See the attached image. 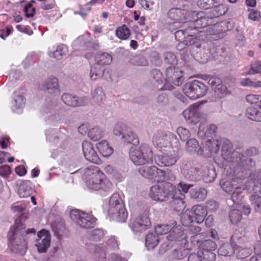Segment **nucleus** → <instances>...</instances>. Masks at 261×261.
<instances>
[{"mask_svg": "<svg viewBox=\"0 0 261 261\" xmlns=\"http://www.w3.org/2000/svg\"><path fill=\"white\" fill-rule=\"evenodd\" d=\"M244 190L245 188L240 185L231 193L230 198L234 204L240 205L243 202V191Z\"/></svg>", "mask_w": 261, "mask_h": 261, "instance_id": "32", "label": "nucleus"}, {"mask_svg": "<svg viewBox=\"0 0 261 261\" xmlns=\"http://www.w3.org/2000/svg\"><path fill=\"white\" fill-rule=\"evenodd\" d=\"M186 238V234L179 230L177 228H173L167 237V240L171 242L175 241L178 242V244L180 245L186 244L187 242Z\"/></svg>", "mask_w": 261, "mask_h": 261, "instance_id": "24", "label": "nucleus"}, {"mask_svg": "<svg viewBox=\"0 0 261 261\" xmlns=\"http://www.w3.org/2000/svg\"><path fill=\"white\" fill-rule=\"evenodd\" d=\"M244 237L239 236V232H236L231 238V244L229 243H225L220 246L218 250V253L219 255L224 256H231L234 253V249L233 246L241 243V240H244Z\"/></svg>", "mask_w": 261, "mask_h": 261, "instance_id": "13", "label": "nucleus"}, {"mask_svg": "<svg viewBox=\"0 0 261 261\" xmlns=\"http://www.w3.org/2000/svg\"><path fill=\"white\" fill-rule=\"evenodd\" d=\"M168 179L166 173L165 171L159 169L156 167V171L154 173L153 179L157 181H164Z\"/></svg>", "mask_w": 261, "mask_h": 261, "instance_id": "60", "label": "nucleus"}, {"mask_svg": "<svg viewBox=\"0 0 261 261\" xmlns=\"http://www.w3.org/2000/svg\"><path fill=\"white\" fill-rule=\"evenodd\" d=\"M105 234V231L101 228H96L91 230L89 233V238L94 241H99Z\"/></svg>", "mask_w": 261, "mask_h": 261, "instance_id": "52", "label": "nucleus"}, {"mask_svg": "<svg viewBox=\"0 0 261 261\" xmlns=\"http://www.w3.org/2000/svg\"><path fill=\"white\" fill-rule=\"evenodd\" d=\"M252 249L249 248H242L239 250L237 257L241 260L247 259L246 258L252 253Z\"/></svg>", "mask_w": 261, "mask_h": 261, "instance_id": "61", "label": "nucleus"}, {"mask_svg": "<svg viewBox=\"0 0 261 261\" xmlns=\"http://www.w3.org/2000/svg\"><path fill=\"white\" fill-rule=\"evenodd\" d=\"M62 100L66 105L71 107H80L87 105L89 102V98L87 96L79 98L68 93L63 94Z\"/></svg>", "mask_w": 261, "mask_h": 261, "instance_id": "18", "label": "nucleus"}, {"mask_svg": "<svg viewBox=\"0 0 261 261\" xmlns=\"http://www.w3.org/2000/svg\"><path fill=\"white\" fill-rule=\"evenodd\" d=\"M249 179L253 184L252 189L254 192L261 193V172L251 173Z\"/></svg>", "mask_w": 261, "mask_h": 261, "instance_id": "38", "label": "nucleus"}, {"mask_svg": "<svg viewBox=\"0 0 261 261\" xmlns=\"http://www.w3.org/2000/svg\"><path fill=\"white\" fill-rule=\"evenodd\" d=\"M199 251L203 261H214L216 259V254L213 251L199 250Z\"/></svg>", "mask_w": 261, "mask_h": 261, "instance_id": "59", "label": "nucleus"}, {"mask_svg": "<svg viewBox=\"0 0 261 261\" xmlns=\"http://www.w3.org/2000/svg\"><path fill=\"white\" fill-rule=\"evenodd\" d=\"M185 23H188V21H185L180 25V28H184L183 29L177 31L174 34L176 40L182 44H187L185 43L186 41L185 39L187 36H193L195 33L193 34L191 32L192 31L190 25H185Z\"/></svg>", "mask_w": 261, "mask_h": 261, "instance_id": "23", "label": "nucleus"}, {"mask_svg": "<svg viewBox=\"0 0 261 261\" xmlns=\"http://www.w3.org/2000/svg\"><path fill=\"white\" fill-rule=\"evenodd\" d=\"M108 214L114 220L120 223L125 222L128 216L124 205L119 206L115 211L109 212Z\"/></svg>", "mask_w": 261, "mask_h": 261, "instance_id": "25", "label": "nucleus"}, {"mask_svg": "<svg viewBox=\"0 0 261 261\" xmlns=\"http://www.w3.org/2000/svg\"><path fill=\"white\" fill-rule=\"evenodd\" d=\"M44 113L48 114V118L51 122H58L62 119L63 110L56 101H51L43 108Z\"/></svg>", "mask_w": 261, "mask_h": 261, "instance_id": "12", "label": "nucleus"}, {"mask_svg": "<svg viewBox=\"0 0 261 261\" xmlns=\"http://www.w3.org/2000/svg\"><path fill=\"white\" fill-rule=\"evenodd\" d=\"M249 199L254 205V210L261 214V196L258 194H253L250 196Z\"/></svg>", "mask_w": 261, "mask_h": 261, "instance_id": "54", "label": "nucleus"}, {"mask_svg": "<svg viewBox=\"0 0 261 261\" xmlns=\"http://www.w3.org/2000/svg\"><path fill=\"white\" fill-rule=\"evenodd\" d=\"M96 147L99 152L103 156L109 157L113 152V148L110 146L106 140H102L98 143Z\"/></svg>", "mask_w": 261, "mask_h": 261, "instance_id": "34", "label": "nucleus"}, {"mask_svg": "<svg viewBox=\"0 0 261 261\" xmlns=\"http://www.w3.org/2000/svg\"><path fill=\"white\" fill-rule=\"evenodd\" d=\"M186 150L190 153H197L199 155L206 156L207 154L204 153V149L199 146L197 140L194 138L187 140L186 145Z\"/></svg>", "mask_w": 261, "mask_h": 261, "instance_id": "27", "label": "nucleus"}, {"mask_svg": "<svg viewBox=\"0 0 261 261\" xmlns=\"http://www.w3.org/2000/svg\"><path fill=\"white\" fill-rule=\"evenodd\" d=\"M254 73L261 74V62L255 61L251 64L250 68L248 71V74H253Z\"/></svg>", "mask_w": 261, "mask_h": 261, "instance_id": "64", "label": "nucleus"}, {"mask_svg": "<svg viewBox=\"0 0 261 261\" xmlns=\"http://www.w3.org/2000/svg\"><path fill=\"white\" fill-rule=\"evenodd\" d=\"M113 134L127 144L137 145L139 141L136 134L126 124L122 122L117 123L114 126Z\"/></svg>", "mask_w": 261, "mask_h": 261, "instance_id": "5", "label": "nucleus"}, {"mask_svg": "<svg viewBox=\"0 0 261 261\" xmlns=\"http://www.w3.org/2000/svg\"><path fill=\"white\" fill-rule=\"evenodd\" d=\"M104 71L105 68L103 66L95 63L91 68L90 77L92 80H96L103 76Z\"/></svg>", "mask_w": 261, "mask_h": 261, "instance_id": "43", "label": "nucleus"}, {"mask_svg": "<svg viewBox=\"0 0 261 261\" xmlns=\"http://www.w3.org/2000/svg\"><path fill=\"white\" fill-rule=\"evenodd\" d=\"M130 228L134 232H142L149 228L151 226V222L148 217V213L144 212L138 218L133 220L129 225Z\"/></svg>", "mask_w": 261, "mask_h": 261, "instance_id": "15", "label": "nucleus"}, {"mask_svg": "<svg viewBox=\"0 0 261 261\" xmlns=\"http://www.w3.org/2000/svg\"><path fill=\"white\" fill-rule=\"evenodd\" d=\"M219 0H198L197 4L200 9L207 10L218 5Z\"/></svg>", "mask_w": 261, "mask_h": 261, "instance_id": "49", "label": "nucleus"}, {"mask_svg": "<svg viewBox=\"0 0 261 261\" xmlns=\"http://www.w3.org/2000/svg\"><path fill=\"white\" fill-rule=\"evenodd\" d=\"M245 114L251 120L261 122V112L252 106L247 109Z\"/></svg>", "mask_w": 261, "mask_h": 261, "instance_id": "44", "label": "nucleus"}, {"mask_svg": "<svg viewBox=\"0 0 261 261\" xmlns=\"http://www.w3.org/2000/svg\"><path fill=\"white\" fill-rule=\"evenodd\" d=\"M217 127L215 124H211L207 126L206 130L204 131L202 126L200 125L198 132V135L200 138L212 137L215 135Z\"/></svg>", "mask_w": 261, "mask_h": 261, "instance_id": "40", "label": "nucleus"}, {"mask_svg": "<svg viewBox=\"0 0 261 261\" xmlns=\"http://www.w3.org/2000/svg\"><path fill=\"white\" fill-rule=\"evenodd\" d=\"M35 232L34 228L25 230L22 224H20L17 220L16 221L15 226L11 228L8 234L9 247L11 251L24 255L27 249L25 236L30 233L35 234Z\"/></svg>", "mask_w": 261, "mask_h": 261, "instance_id": "2", "label": "nucleus"}, {"mask_svg": "<svg viewBox=\"0 0 261 261\" xmlns=\"http://www.w3.org/2000/svg\"><path fill=\"white\" fill-rule=\"evenodd\" d=\"M193 215H187L188 220L191 223L196 222L198 224L202 223L207 215L206 208L200 205H196L193 207Z\"/></svg>", "mask_w": 261, "mask_h": 261, "instance_id": "20", "label": "nucleus"}, {"mask_svg": "<svg viewBox=\"0 0 261 261\" xmlns=\"http://www.w3.org/2000/svg\"><path fill=\"white\" fill-rule=\"evenodd\" d=\"M13 100L12 101V110L14 112H19L25 105V99L24 96L18 94L15 91L13 94Z\"/></svg>", "mask_w": 261, "mask_h": 261, "instance_id": "31", "label": "nucleus"}, {"mask_svg": "<svg viewBox=\"0 0 261 261\" xmlns=\"http://www.w3.org/2000/svg\"><path fill=\"white\" fill-rule=\"evenodd\" d=\"M33 185L30 180L22 181L19 185L18 194L20 197L25 198L31 196Z\"/></svg>", "mask_w": 261, "mask_h": 261, "instance_id": "30", "label": "nucleus"}, {"mask_svg": "<svg viewBox=\"0 0 261 261\" xmlns=\"http://www.w3.org/2000/svg\"><path fill=\"white\" fill-rule=\"evenodd\" d=\"M188 23L185 25H190L192 30L200 28H203L212 23V18L204 16L203 11L197 12L195 11H190L188 15Z\"/></svg>", "mask_w": 261, "mask_h": 261, "instance_id": "9", "label": "nucleus"}, {"mask_svg": "<svg viewBox=\"0 0 261 261\" xmlns=\"http://www.w3.org/2000/svg\"><path fill=\"white\" fill-rule=\"evenodd\" d=\"M207 90L206 86L198 80L186 83L182 88L185 94L192 100L203 97L206 94Z\"/></svg>", "mask_w": 261, "mask_h": 261, "instance_id": "7", "label": "nucleus"}, {"mask_svg": "<svg viewBox=\"0 0 261 261\" xmlns=\"http://www.w3.org/2000/svg\"><path fill=\"white\" fill-rule=\"evenodd\" d=\"M105 94L100 87L96 88L92 93V103L93 105H100L105 99Z\"/></svg>", "mask_w": 261, "mask_h": 261, "instance_id": "36", "label": "nucleus"}, {"mask_svg": "<svg viewBox=\"0 0 261 261\" xmlns=\"http://www.w3.org/2000/svg\"><path fill=\"white\" fill-rule=\"evenodd\" d=\"M189 12L184 8H173L168 11V17L174 21V23H178L179 25L182 23L184 20H187L188 21V15Z\"/></svg>", "mask_w": 261, "mask_h": 261, "instance_id": "17", "label": "nucleus"}, {"mask_svg": "<svg viewBox=\"0 0 261 261\" xmlns=\"http://www.w3.org/2000/svg\"><path fill=\"white\" fill-rule=\"evenodd\" d=\"M82 150L84 155L87 161L95 164L99 163L100 159L91 143L87 141H83Z\"/></svg>", "mask_w": 261, "mask_h": 261, "instance_id": "19", "label": "nucleus"}, {"mask_svg": "<svg viewBox=\"0 0 261 261\" xmlns=\"http://www.w3.org/2000/svg\"><path fill=\"white\" fill-rule=\"evenodd\" d=\"M185 196L179 190H174L172 196V206L177 212H182L186 207V203L184 201Z\"/></svg>", "mask_w": 261, "mask_h": 261, "instance_id": "22", "label": "nucleus"}, {"mask_svg": "<svg viewBox=\"0 0 261 261\" xmlns=\"http://www.w3.org/2000/svg\"><path fill=\"white\" fill-rule=\"evenodd\" d=\"M176 132L182 141H185L190 136L189 131L182 127H178Z\"/></svg>", "mask_w": 261, "mask_h": 261, "instance_id": "62", "label": "nucleus"}, {"mask_svg": "<svg viewBox=\"0 0 261 261\" xmlns=\"http://www.w3.org/2000/svg\"><path fill=\"white\" fill-rule=\"evenodd\" d=\"M105 172L118 181H121L123 177L120 172L110 165H107L105 168Z\"/></svg>", "mask_w": 261, "mask_h": 261, "instance_id": "51", "label": "nucleus"}, {"mask_svg": "<svg viewBox=\"0 0 261 261\" xmlns=\"http://www.w3.org/2000/svg\"><path fill=\"white\" fill-rule=\"evenodd\" d=\"M176 223L174 221L172 223V225L169 224H162L158 225L155 227V234L163 235L171 231L173 227L176 225Z\"/></svg>", "mask_w": 261, "mask_h": 261, "instance_id": "48", "label": "nucleus"}, {"mask_svg": "<svg viewBox=\"0 0 261 261\" xmlns=\"http://www.w3.org/2000/svg\"><path fill=\"white\" fill-rule=\"evenodd\" d=\"M103 130L99 127L92 128L88 132V137L93 141H98L103 137Z\"/></svg>", "mask_w": 261, "mask_h": 261, "instance_id": "47", "label": "nucleus"}, {"mask_svg": "<svg viewBox=\"0 0 261 261\" xmlns=\"http://www.w3.org/2000/svg\"><path fill=\"white\" fill-rule=\"evenodd\" d=\"M222 156L227 162L236 163L239 167L243 170H249L250 168L254 165V163L250 158H246L240 152L232 151V144L229 140L223 142L222 147Z\"/></svg>", "mask_w": 261, "mask_h": 261, "instance_id": "3", "label": "nucleus"}, {"mask_svg": "<svg viewBox=\"0 0 261 261\" xmlns=\"http://www.w3.org/2000/svg\"><path fill=\"white\" fill-rule=\"evenodd\" d=\"M83 177L86 180L87 187L91 190L99 191L104 194L110 192L113 190V184L107 178L100 169L95 166H90L83 170Z\"/></svg>", "mask_w": 261, "mask_h": 261, "instance_id": "1", "label": "nucleus"}, {"mask_svg": "<svg viewBox=\"0 0 261 261\" xmlns=\"http://www.w3.org/2000/svg\"><path fill=\"white\" fill-rule=\"evenodd\" d=\"M229 218L232 224H237L242 219V212L239 210H232L230 212Z\"/></svg>", "mask_w": 261, "mask_h": 261, "instance_id": "55", "label": "nucleus"}, {"mask_svg": "<svg viewBox=\"0 0 261 261\" xmlns=\"http://www.w3.org/2000/svg\"><path fill=\"white\" fill-rule=\"evenodd\" d=\"M50 243L51 236L48 230L43 229L38 232L35 246L39 253L46 252L50 246Z\"/></svg>", "mask_w": 261, "mask_h": 261, "instance_id": "14", "label": "nucleus"}, {"mask_svg": "<svg viewBox=\"0 0 261 261\" xmlns=\"http://www.w3.org/2000/svg\"><path fill=\"white\" fill-rule=\"evenodd\" d=\"M174 189L170 182L164 183L161 186L155 185L150 188L149 196L154 201H165L172 195Z\"/></svg>", "mask_w": 261, "mask_h": 261, "instance_id": "6", "label": "nucleus"}, {"mask_svg": "<svg viewBox=\"0 0 261 261\" xmlns=\"http://www.w3.org/2000/svg\"><path fill=\"white\" fill-rule=\"evenodd\" d=\"M167 152L154 157L155 163L160 166H171L178 159V148H170Z\"/></svg>", "mask_w": 261, "mask_h": 261, "instance_id": "11", "label": "nucleus"}, {"mask_svg": "<svg viewBox=\"0 0 261 261\" xmlns=\"http://www.w3.org/2000/svg\"><path fill=\"white\" fill-rule=\"evenodd\" d=\"M166 76V81L171 83L175 86H179L183 83L182 72L173 66H170L167 68Z\"/></svg>", "mask_w": 261, "mask_h": 261, "instance_id": "16", "label": "nucleus"}, {"mask_svg": "<svg viewBox=\"0 0 261 261\" xmlns=\"http://www.w3.org/2000/svg\"><path fill=\"white\" fill-rule=\"evenodd\" d=\"M190 197L198 201L204 200L206 196L207 191L204 188L192 189L190 190Z\"/></svg>", "mask_w": 261, "mask_h": 261, "instance_id": "45", "label": "nucleus"}, {"mask_svg": "<svg viewBox=\"0 0 261 261\" xmlns=\"http://www.w3.org/2000/svg\"><path fill=\"white\" fill-rule=\"evenodd\" d=\"M204 144L205 146L202 149H204V153L207 154L206 156H208L211 153H217L221 144L219 141L213 139L207 140Z\"/></svg>", "mask_w": 261, "mask_h": 261, "instance_id": "26", "label": "nucleus"}, {"mask_svg": "<svg viewBox=\"0 0 261 261\" xmlns=\"http://www.w3.org/2000/svg\"><path fill=\"white\" fill-rule=\"evenodd\" d=\"M181 172L184 177L190 180H196L200 176L197 168H193L189 163H183L181 165Z\"/></svg>", "mask_w": 261, "mask_h": 261, "instance_id": "21", "label": "nucleus"}, {"mask_svg": "<svg viewBox=\"0 0 261 261\" xmlns=\"http://www.w3.org/2000/svg\"><path fill=\"white\" fill-rule=\"evenodd\" d=\"M159 238L155 233H148L145 238V246L148 249H153L159 243Z\"/></svg>", "mask_w": 261, "mask_h": 261, "instance_id": "42", "label": "nucleus"}, {"mask_svg": "<svg viewBox=\"0 0 261 261\" xmlns=\"http://www.w3.org/2000/svg\"><path fill=\"white\" fill-rule=\"evenodd\" d=\"M164 60L165 63L175 65L177 64L176 56L172 52H166L164 54Z\"/></svg>", "mask_w": 261, "mask_h": 261, "instance_id": "58", "label": "nucleus"}, {"mask_svg": "<svg viewBox=\"0 0 261 261\" xmlns=\"http://www.w3.org/2000/svg\"><path fill=\"white\" fill-rule=\"evenodd\" d=\"M130 159L137 166L143 165L152 162L153 152L147 144H141L138 148H131L129 151Z\"/></svg>", "mask_w": 261, "mask_h": 261, "instance_id": "4", "label": "nucleus"}, {"mask_svg": "<svg viewBox=\"0 0 261 261\" xmlns=\"http://www.w3.org/2000/svg\"><path fill=\"white\" fill-rule=\"evenodd\" d=\"M112 61V56L107 53L97 54L95 57V63L101 66L105 65H109Z\"/></svg>", "mask_w": 261, "mask_h": 261, "instance_id": "41", "label": "nucleus"}, {"mask_svg": "<svg viewBox=\"0 0 261 261\" xmlns=\"http://www.w3.org/2000/svg\"><path fill=\"white\" fill-rule=\"evenodd\" d=\"M182 115L187 120L196 123L200 117L199 109L197 106L192 105L182 112Z\"/></svg>", "mask_w": 261, "mask_h": 261, "instance_id": "28", "label": "nucleus"}, {"mask_svg": "<svg viewBox=\"0 0 261 261\" xmlns=\"http://www.w3.org/2000/svg\"><path fill=\"white\" fill-rule=\"evenodd\" d=\"M71 219L80 227L88 229L94 227L97 219L93 216L78 210H73L70 213Z\"/></svg>", "mask_w": 261, "mask_h": 261, "instance_id": "8", "label": "nucleus"}, {"mask_svg": "<svg viewBox=\"0 0 261 261\" xmlns=\"http://www.w3.org/2000/svg\"><path fill=\"white\" fill-rule=\"evenodd\" d=\"M155 171H156V167L154 166H142L138 169V172L143 177L152 180L154 178V173Z\"/></svg>", "mask_w": 261, "mask_h": 261, "instance_id": "37", "label": "nucleus"}, {"mask_svg": "<svg viewBox=\"0 0 261 261\" xmlns=\"http://www.w3.org/2000/svg\"><path fill=\"white\" fill-rule=\"evenodd\" d=\"M68 53V48L67 46L61 44L58 45L55 50L50 51L48 55L50 57L54 58L57 60H61L64 56Z\"/></svg>", "mask_w": 261, "mask_h": 261, "instance_id": "35", "label": "nucleus"}, {"mask_svg": "<svg viewBox=\"0 0 261 261\" xmlns=\"http://www.w3.org/2000/svg\"><path fill=\"white\" fill-rule=\"evenodd\" d=\"M152 142L156 147L161 151H163L164 148L169 149L172 148L171 144L172 142L176 143L177 140L175 135L171 132L165 133L162 132H158L154 134Z\"/></svg>", "mask_w": 261, "mask_h": 261, "instance_id": "10", "label": "nucleus"}, {"mask_svg": "<svg viewBox=\"0 0 261 261\" xmlns=\"http://www.w3.org/2000/svg\"><path fill=\"white\" fill-rule=\"evenodd\" d=\"M214 96L219 99L224 98L229 93L226 86L222 83L214 88Z\"/></svg>", "mask_w": 261, "mask_h": 261, "instance_id": "46", "label": "nucleus"}, {"mask_svg": "<svg viewBox=\"0 0 261 261\" xmlns=\"http://www.w3.org/2000/svg\"><path fill=\"white\" fill-rule=\"evenodd\" d=\"M204 80L207 81L209 85L214 88L222 83L221 80L218 77L214 76H210V75H205Z\"/></svg>", "mask_w": 261, "mask_h": 261, "instance_id": "63", "label": "nucleus"}, {"mask_svg": "<svg viewBox=\"0 0 261 261\" xmlns=\"http://www.w3.org/2000/svg\"><path fill=\"white\" fill-rule=\"evenodd\" d=\"M123 202L119 195L118 193H114L110 197L109 205L108 212L115 211L119 206L123 205Z\"/></svg>", "mask_w": 261, "mask_h": 261, "instance_id": "39", "label": "nucleus"}, {"mask_svg": "<svg viewBox=\"0 0 261 261\" xmlns=\"http://www.w3.org/2000/svg\"><path fill=\"white\" fill-rule=\"evenodd\" d=\"M130 34V30L126 25H123L122 27L118 28L116 31V36L122 40L127 39Z\"/></svg>", "mask_w": 261, "mask_h": 261, "instance_id": "50", "label": "nucleus"}, {"mask_svg": "<svg viewBox=\"0 0 261 261\" xmlns=\"http://www.w3.org/2000/svg\"><path fill=\"white\" fill-rule=\"evenodd\" d=\"M214 9L213 11V16L218 17L219 16L225 14L227 11V8L225 5H220L218 4L216 6H214Z\"/></svg>", "mask_w": 261, "mask_h": 261, "instance_id": "57", "label": "nucleus"}, {"mask_svg": "<svg viewBox=\"0 0 261 261\" xmlns=\"http://www.w3.org/2000/svg\"><path fill=\"white\" fill-rule=\"evenodd\" d=\"M220 185L223 191L229 194L240 186L234 179L231 180L222 179L220 181Z\"/></svg>", "mask_w": 261, "mask_h": 261, "instance_id": "33", "label": "nucleus"}, {"mask_svg": "<svg viewBox=\"0 0 261 261\" xmlns=\"http://www.w3.org/2000/svg\"><path fill=\"white\" fill-rule=\"evenodd\" d=\"M200 250L214 251L217 248L216 243L211 240H206L200 244Z\"/></svg>", "mask_w": 261, "mask_h": 261, "instance_id": "53", "label": "nucleus"}, {"mask_svg": "<svg viewBox=\"0 0 261 261\" xmlns=\"http://www.w3.org/2000/svg\"><path fill=\"white\" fill-rule=\"evenodd\" d=\"M43 90L51 94L59 93L58 80L55 77H49L42 85Z\"/></svg>", "mask_w": 261, "mask_h": 261, "instance_id": "29", "label": "nucleus"}, {"mask_svg": "<svg viewBox=\"0 0 261 261\" xmlns=\"http://www.w3.org/2000/svg\"><path fill=\"white\" fill-rule=\"evenodd\" d=\"M151 77L152 79V82L158 84H162L164 81L162 73L160 70L154 69L151 71Z\"/></svg>", "mask_w": 261, "mask_h": 261, "instance_id": "56", "label": "nucleus"}]
</instances>
